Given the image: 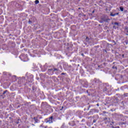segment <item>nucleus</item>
<instances>
[{
    "label": "nucleus",
    "instance_id": "1",
    "mask_svg": "<svg viewBox=\"0 0 128 128\" xmlns=\"http://www.w3.org/2000/svg\"><path fill=\"white\" fill-rule=\"evenodd\" d=\"M45 122L46 124H52V116H50L48 118L46 119Z\"/></svg>",
    "mask_w": 128,
    "mask_h": 128
},
{
    "label": "nucleus",
    "instance_id": "2",
    "mask_svg": "<svg viewBox=\"0 0 128 128\" xmlns=\"http://www.w3.org/2000/svg\"><path fill=\"white\" fill-rule=\"evenodd\" d=\"M56 70H58V68L50 69L48 70V72H51L52 74H54V72H56Z\"/></svg>",
    "mask_w": 128,
    "mask_h": 128
},
{
    "label": "nucleus",
    "instance_id": "3",
    "mask_svg": "<svg viewBox=\"0 0 128 128\" xmlns=\"http://www.w3.org/2000/svg\"><path fill=\"white\" fill-rule=\"evenodd\" d=\"M118 13H115L114 14H112V13H110V16H118Z\"/></svg>",
    "mask_w": 128,
    "mask_h": 128
},
{
    "label": "nucleus",
    "instance_id": "4",
    "mask_svg": "<svg viewBox=\"0 0 128 128\" xmlns=\"http://www.w3.org/2000/svg\"><path fill=\"white\" fill-rule=\"evenodd\" d=\"M39 2H40V1H38V0H35V4H39Z\"/></svg>",
    "mask_w": 128,
    "mask_h": 128
},
{
    "label": "nucleus",
    "instance_id": "5",
    "mask_svg": "<svg viewBox=\"0 0 128 128\" xmlns=\"http://www.w3.org/2000/svg\"><path fill=\"white\" fill-rule=\"evenodd\" d=\"M120 10H121V12H124V8L120 7Z\"/></svg>",
    "mask_w": 128,
    "mask_h": 128
},
{
    "label": "nucleus",
    "instance_id": "6",
    "mask_svg": "<svg viewBox=\"0 0 128 128\" xmlns=\"http://www.w3.org/2000/svg\"><path fill=\"white\" fill-rule=\"evenodd\" d=\"M34 120L36 122H38V118H34Z\"/></svg>",
    "mask_w": 128,
    "mask_h": 128
},
{
    "label": "nucleus",
    "instance_id": "7",
    "mask_svg": "<svg viewBox=\"0 0 128 128\" xmlns=\"http://www.w3.org/2000/svg\"><path fill=\"white\" fill-rule=\"evenodd\" d=\"M114 24H115V26H118V22H115Z\"/></svg>",
    "mask_w": 128,
    "mask_h": 128
},
{
    "label": "nucleus",
    "instance_id": "8",
    "mask_svg": "<svg viewBox=\"0 0 128 128\" xmlns=\"http://www.w3.org/2000/svg\"><path fill=\"white\" fill-rule=\"evenodd\" d=\"M86 42H88V38L86 37Z\"/></svg>",
    "mask_w": 128,
    "mask_h": 128
},
{
    "label": "nucleus",
    "instance_id": "9",
    "mask_svg": "<svg viewBox=\"0 0 128 128\" xmlns=\"http://www.w3.org/2000/svg\"><path fill=\"white\" fill-rule=\"evenodd\" d=\"M6 91H4V92H3V94H6Z\"/></svg>",
    "mask_w": 128,
    "mask_h": 128
},
{
    "label": "nucleus",
    "instance_id": "10",
    "mask_svg": "<svg viewBox=\"0 0 128 128\" xmlns=\"http://www.w3.org/2000/svg\"><path fill=\"white\" fill-rule=\"evenodd\" d=\"M44 128H52V127L48 128V126H46Z\"/></svg>",
    "mask_w": 128,
    "mask_h": 128
},
{
    "label": "nucleus",
    "instance_id": "11",
    "mask_svg": "<svg viewBox=\"0 0 128 128\" xmlns=\"http://www.w3.org/2000/svg\"><path fill=\"white\" fill-rule=\"evenodd\" d=\"M62 74H64V73H62Z\"/></svg>",
    "mask_w": 128,
    "mask_h": 128
},
{
    "label": "nucleus",
    "instance_id": "12",
    "mask_svg": "<svg viewBox=\"0 0 128 128\" xmlns=\"http://www.w3.org/2000/svg\"><path fill=\"white\" fill-rule=\"evenodd\" d=\"M126 30H128V27H126Z\"/></svg>",
    "mask_w": 128,
    "mask_h": 128
},
{
    "label": "nucleus",
    "instance_id": "13",
    "mask_svg": "<svg viewBox=\"0 0 128 128\" xmlns=\"http://www.w3.org/2000/svg\"><path fill=\"white\" fill-rule=\"evenodd\" d=\"M98 106V104H97Z\"/></svg>",
    "mask_w": 128,
    "mask_h": 128
},
{
    "label": "nucleus",
    "instance_id": "14",
    "mask_svg": "<svg viewBox=\"0 0 128 128\" xmlns=\"http://www.w3.org/2000/svg\"><path fill=\"white\" fill-rule=\"evenodd\" d=\"M62 108H64V107H63V106H62Z\"/></svg>",
    "mask_w": 128,
    "mask_h": 128
},
{
    "label": "nucleus",
    "instance_id": "15",
    "mask_svg": "<svg viewBox=\"0 0 128 128\" xmlns=\"http://www.w3.org/2000/svg\"><path fill=\"white\" fill-rule=\"evenodd\" d=\"M94 122H96V121H94Z\"/></svg>",
    "mask_w": 128,
    "mask_h": 128
},
{
    "label": "nucleus",
    "instance_id": "16",
    "mask_svg": "<svg viewBox=\"0 0 128 128\" xmlns=\"http://www.w3.org/2000/svg\"><path fill=\"white\" fill-rule=\"evenodd\" d=\"M127 32H128V30H127Z\"/></svg>",
    "mask_w": 128,
    "mask_h": 128
},
{
    "label": "nucleus",
    "instance_id": "17",
    "mask_svg": "<svg viewBox=\"0 0 128 128\" xmlns=\"http://www.w3.org/2000/svg\"><path fill=\"white\" fill-rule=\"evenodd\" d=\"M29 22H30V21H29Z\"/></svg>",
    "mask_w": 128,
    "mask_h": 128
},
{
    "label": "nucleus",
    "instance_id": "18",
    "mask_svg": "<svg viewBox=\"0 0 128 128\" xmlns=\"http://www.w3.org/2000/svg\"><path fill=\"white\" fill-rule=\"evenodd\" d=\"M124 56V55L123 54V55H122V56Z\"/></svg>",
    "mask_w": 128,
    "mask_h": 128
}]
</instances>
